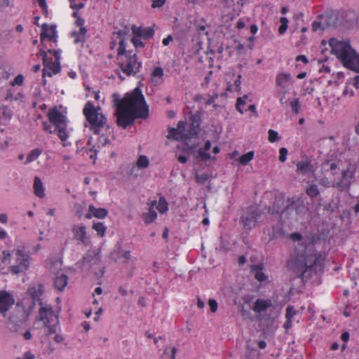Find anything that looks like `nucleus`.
Returning a JSON list of instances; mask_svg holds the SVG:
<instances>
[{
    "label": "nucleus",
    "mask_w": 359,
    "mask_h": 359,
    "mask_svg": "<svg viewBox=\"0 0 359 359\" xmlns=\"http://www.w3.org/2000/svg\"><path fill=\"white\" fill-rule=\"evenodd\" d=\"M2 136H4L3 130H1L0 132V149H3L8 146L7 140H6L5 138H3Z\"/></svg>",
    "instance_id": "3c124183"
},
{
    "label": "nucleus",
    "mask_w": 359,
    "mask_h": 359,
    "mask_svg": "<svg viewBox=\"0 0 359 359\" xmlns=\"http://www.w3.org/2000/svg\"><path fill=\"white\" fill-rule=\"evenodd\" d=\"M331 52L343 65L359 73V55L352 48L349 40L340 41L335 38L330 39Z\"/></svg>",
    "instance_id": "39448f33"
},
{
    "label": "nucleus",
    "mask_w": 359,
    "mask_h": 359,
    "mask_svg": "<svg viewBox=\"0 0 359 359\" xmlns=\"http://www.w3.org/2000/svg\"><path fill=\"white\" fill-rule=\"evenodd\" d=\"M24 82V76L22 74H18L16 76L13 81L11 82V85L12 86H22Z\"/></svg>",
    "instance_id": "37998d69"
},
{
    "label": "nucleus",
    "mask_w": 359,
    "mask_h": 359,
    "mask_svg": "<svg viewBox=\"0 0 359 359\" xmlns=\"http://www.w3.org/2000/svg\"><path fill=\"white\" fill-rule=\"evenodd\" d=\"M68 277L65 274H60L56 276L54 282L55 288L62 291L67 286Z\"/></svg>",
    "instance_id": "393cba45"
},
{
    "label": "nucleus",
    "mask_w": 359,
    "mask_h": 359,
    "mask_svg": "<svg viewBox=\"0 0 359 359\" xmlns=\"http://www.w3.org/2000/svg\"><path fill=\"white\" fill-rule=\"evenodd\" d=\"M297 311L294 309L293 306H287L286 308L285 318L292 319L293 317L297 314Z\"/></svg>",
    "instance_id": "58836bf2"
},
{
    "label": "nucleus",
    "mask_w": 359,
    "mask_h": 359,
    "mask_svg": "<svg viewBox=\"0 0 359 359\" xmlns=\"http://www.w3.org/2000/svg\"><path fill=\"white\" fill-rule=\"evenodd\" d=\"M272 300L270 299H257L252 309L255 313H261L266 311L269 307L272 306Z\"/></svg>",
    "instance_id": "a211bd4d"
},
{
    "label": "nucleus",
    "mask_w": 359,
    "mask_h": 359,
    "mask_svg": "<svg viewBox=\"0 0 359 359\" xmlns=\"http://www.w3.org/2000/svg\"><path fill=\"white\" fill-rule=\"evenodd\" d=\"M355 93L352 89H349L348 86L346 87L343 92V95L344 96H348L350 97H353Z\"/></svg>",
    "instance_id": "864d4df0"
},
{
    "label": "nucleus",
    "mask_w": 359,
    "mask_h": 359,
    "mask_svg": "<svg viewBox=\"0 0 359 359\" xmlns=\"http://www.w3.org/2000/svg\"><path fill=\"white\" fill-rule=\"evenodd\" d=\"M116 106V123L123 129L132 125L135 119H145L149 116V107L139 87L126 93Z\"/></svg>",
    "instance_id": "f03ea898"
},
{
    "label": "nucleus",
    "mask_w": 359,
    "mask_h": 359,
    "mask_svg": "<svg viewBox=\"0 0 359 359\" xmlns=\"http://www.w3.org/2000/svg\"><path fill=\"white\" fill-rule=\"evenodd\" d=\"M141 39L142 38L137 36L136 35L133 38H130V36H129V40L128 41V48H129L130 43H132L133 46L136 48H143L144 43Z\"/></svg>",
    "instance_id": "72a5a7b5"
},
{
    "label": "nucleus",
    "mask_w": 359,
    "mask_h": 359,
    "mask_svg": "<svg viewBox=\"0 0 359 359\" xmlns=\"http://www.w3.org/2000/svg\"><path fill=\"white\" fill-rule=\"evenodd\" d=\"M73 16L74 18H76V21H75V25L79 27V28L80 27H85L83 25H84V23H85V20L84 19H83L82 18H81L80 16L78 15L77 13L74 12L73 13Z\"/></svg>",
    "instance_id": "c03bdc74"
},
{
    "label": "nucleus",
    "mask_w": 359,
    "mask_h": 359,
    "mask_svg": "<svg viewBox=\"0 0 359 359\" xmlns=\"http://www.w3.org/2000/svg\"><path fill=\"white\" fill-rule=\"evenodd\" d=\"M296 166L297 172L302 175H306L312 171L311 161L308 158L304 161L298 162Z\"/></svg>",
    "instance_id": "4be33fe9"
},
{
    "label": "nucleus",
    "mask_w": 359,
    "mask_h": 359,
    "mask_svg": "<svg viewBox=\"0 0 359 359\" xmlns=\"http://www.w3.org/2000/svg\"><path fill=\"white\" fill-rule=\"evenodd\" d=\"M108 215V210L106 208H95L93 205L88 206V212L86 215V219H91L95 217L97 219H104Z\"/></svg>",
    "instance_id": "dca6fc26"
},
{
    "label": "nucleus",
    "mask_w": 359,
    "mask_h": 359,
    "mask_svg": "<svg viewBox=\"0 0 359 359\" xmlns=\"http://www.w3.org/2000/svg\"><path fill=\"white\" fill-rule=\"evenodd\" d=\"M40 55L42 57L44 68L43 69V77H49L57 74L60 71L59 51L55 50H40Z\"/></svg>",
    "instance_id": "1a4fd4ad"
},
{
    "label": "nucleus",
    "mask_w": 359,
    "mask_h": 359,
    "mask_svg": "<svg viewBox=\"0 0 359 359\" xmlns=\"http://www.w3.org/2000/svg\"><path fill=\"white\" fill-rule=\"evenodd\" d=\"M87 29L86 27H80L78 31L72 32V36L74 39V43H84L86 41Z\"/></svg>",
    "instance_id": "5701e85b"
},
{
    "label": "nucleus",
    "mask_w": 359,
    "mask_h": 359,
    "mask_svg": "<svg viewBox=\"0 0 359 359\" xmlns=\"http://www.w3.org/2000/svg\"><path fill=\"white\" fill-rule=\"evenodd\" d=\"M149 160L146 156L141 155L136 163L137 166L139 168H146L149 165Z\"/></svg>",
    "instance_id": "c9c22d12"
},
{
    "label": "nucleus",
    "mask_w": 359,
    "mask_h": 359,
    "mask_svg": "<svg viewBox=\"0 0 359 359\" xmlns=\"http://www.w3.org/2000/svg\"><path fill=\"white\" fill-rule=\"evenodd\" d=\"M74 238L83 244L87 240L86 227L84 225H75L72 228Z\"/></svg>",
    "instance_id": "412c9836"
},
{
    "label": "nucleus",
    "mask_w": 359,
    "mask_h": 359,
    "mask_svg": "<svg viewBox=\"0 0 359 359\" xmlns=\"http://www.w3.org/2000/svg\"><path fill=\"white\" fill-rule=\"evenodd\" d=\"M43 153V149L41 148H34L32 149L27 156L25 164H29L36 161Z\"/></svg>",
    "instance_id": "a878e982"
},
{
    "label": "nucleus",
    "mask_w": 359,
    "mask_h": 359,
    "mask_svg": "<svg viewBox=\"0 0 359 359\" xmlns=\"http://www.w3.org/2000/svg\"><path fill=\"white\" fill-rule=\"evenodd\" d=\"M311 26H312V29H313V31H314V32H316V31H318V30H319V29H323V28L322 27L321 22H318V21H314V22H313V23H312Z\"/></svg>",
    "instance_id": "603ef678"
},
{
    "label": "nucleus",
    "mask_w": 359,
    "mask_h": 359,
    "mask_svg": "<svg viewBox=\"0 0 359 359\" xmlns=\"http://www.w3.org/2000/svg\"><path fill=\"white\" fill-rule=\"evenodd\" d=\"M287 154H288L287 149L285 147H281L279 149V156H278L279 161L282 163L285 162L287 159Z\"/></svg>",
    "instance_id": "79ce46f5"
},
{
    "label": "nucleus",
    "mask_w": 359,
    "mask_h": 359,
    "mask_svg": "<svg viewBox=\"0 0 359 359\" xmlns=\"http://www.w3.org/2000/svg\"><path fill=\"white\" fill-rule=\"evenodd\" d=\"M353 85L355 88H359V76H355L353 79Z\"/></svg>",
    "instance_id": "69168bd1"
},
{
    "label": "nucleus",
    "mask_w": 359,
    "mask_h": 359,
    "mask_svg": "<svg viewBox=\"0 0 359 359\" xmlns=\"http://www.w3.org/2000/svg\"><path fill=\"white\" fill-rule=\"evenodd\" d=\"M76 215L79 218L83 216L82 207L81 205H78L76 211Z\"/></svg>",
    "instance_id": "0e129e2a"
},
{
    "label": "nucleus",
    "mask_w": 359,
    "mask_h": 359,
    "mask_svg": "<svg viewBox=\"0 0 359 359\" xmlns=\"http://www.w3.org/2000/svg\"><path fill=\"white\" fill-rule=\"evenodd\" d=\"M155 207L161 214L167 212L168 210V203L165 197L161 196Z\"/></svg>",
    "instance_id": "2f4dec72"
},
{
    "label": "nucleus",
    "mask_w": 359,
    "mask_h": 359,
    "mask_svg": "<svg viewBox=\"0 0 359 359\" xmlns=\"http://www.w3.org/2000/svg\"><path fill=\"white\" fill-rule=\"evenodd\" d=\"M15 304L14 297L11 294L5 291H0V313L5 315Z\"/></svg>",
    "instance_id": "ddd939ff"
},
{
    "label": "nucleus",
    "mask_w": 359,
    "mask_h": 359,
    "mask_svg": "<svg viewBox=\"0 0 359 359\" xmlns=\"http://www.w3.org/2000/svg\"><path fill=\"white\" fill-rule=\"evenodd\" d=\"M319 240L320 236L316 233L306 236L302 242L294 245L290 255L289 264L304 282L323 269L325 255L315 248Z\"/></svg>",
    "instance_id": "f257e3e1"
},
{
    "label": "nucleus",
    "mask_w": 359,
    "mask_h": 359,
    "mask_svg": "<svg viewBox=\"0 0 359 359\" xmlns=\"http://www.w3.org/2000/svg\"><path fill=\"white\" fill-rule=\"evenodd\" d=\"M257 217L258 214L255 210L252 208L248 209L241 217V221L245 229L250 230L254 228L257 222Z\"/></svg>",
    "instance_id": "4468645a"
},
{
    "label": "nucleus",
    "mask_w": 359,
    "mask_h": 359,
    "mask_svg": "<svg viewBox=\"0 0 359 359\" xmlns=\"http://www.w3.org/2000/svg\"><path fill=\"white\" fill-rule=\"evenodd\" d=\"M296 61H297V62L301 61V62H304V64L309 63V60L304 55H297L296 57Z\"/></svg>",
    "instance_id": "6e6d98bb"
},
{
    "label": "nucleus",
    "mask_w": 359,
    "mask_h": 359,
    "mask_svg": "<svg viewBox=\"0 0 359 359\" xmlns=\"http://www.w3.org/2000/svg\"><path fill=\"white\" fill-rule=\"evenodd\" d=\"M268 134V140L271 143L276 142L280 139L278 132L275 131L274 130L269 129Z\"/></svg>",
    "instance_id": "e433bc0d"
},
{
    "label": "nucleus",
    "mask_w": 359,
    "mask_h": 359,
    "mask_svg": "<svg viewBox=\"0 0 359 359\" xmlns=\"http://www.w3.org/2000/svg\"><path fill=\"white\" fill-rule=\"evenodd\" d=\"M200 124V118L197 116H191L189 123L179 121L177 128L169 129L168 137L180 141L191 139L198 134Z\"/></svg>",
    "instance_id": "423d86ee"
},
{
    "label": "nucleus",
    "mask_w": 359,
    "mask_h": 359,
    "mask_svg": "<svg viewBox=\"0 0 359 359\" xmlns=\"http://www.w3.org/2000/svg\"><path fill=\"white\" fill-rule=\"evenodd\" d=\"M164 75L163 69L161 67H155L151 74V81L155 83H160L162 82V79Z\"/></svg>",
    "instance_id": "bb28decb"
},
{
    "label": "nucleus",
    "mask_w": 359,
    "mask_h": 359,
    "mask_svg": "<svg viewBox=\"0 0 359 359\" xmlns=\"http://www.w3.org/2000/svg\"><path fill=\"white\" fill-rule=\"evenodd\" d=\"M100 107H95L93 103L88 101L84 106L83 114L89 123L90 130L96 135L107 127V118L100 111Z\"/></svg>",
    "instance_id": "0eeeda50"
},
{
    "label": "nucleus",
    "mask_w": 359,
    "mask_h": 359,
    "mask_svg": "<svg viewBox=\"0 0 359 359\" xmlns=\"http://www.w3.org/2000/svg\"><path fill=\"white\" fill-rule=\"evenodd\" d=\"M133 33L144 39H148L150 37L153 36L154 32L151 28L149 27H137L135 25L132 26Z\"/></svg>",
    "instance_id": "aec40b11"
},
{
    "label": "nucleus",
    "mask_w": 359,
    "mask_h": 359,
    "mask_svg": "<svg viewBox=\"0 0 359 359\" xmlns=\"http://www.w3.org/2000/svg\"><path fill=\"white\" fill-rule=\"evenodd\" d=\"M207 25H198L196 26V30L199 36H208V32L207 30Z\"/></svg>",
    "instance_id": "a19ab883"
},
{
    "label": "nucleus",
    "mask_w": 359,
    "mask_h": 359,
    "mask_svg": "<svg viewBox=\"0 0 359 359\" xmlns=\"http://www.w3.org/2000/svg\"><path fill=\"white\" fill-rule=\"evenodd\" d=\"M276 86L277 93L287 94L290 90V86L292 84V76L290 73H278L276 76Z\"/></svg>",
    "instance_id": "f8f14e48"
},
{
    "label": "nucleus",
    "mask_w": 359,
    "mask_h": 359,
    "mask_svg": "<svg viewBox=\"0 0 359 359\" xmlns=\"http://www.w3.org/2000/svg\"><path fill=\"white\" fill-rule=\"evenodd\" d=\"M156 203L157 201L156 200H154L148 203L149 205L148 212H144L142 216L145 224H149L156 220L157 217V213L154 210V207L156 205Z\"/></svg>",
    "instance_id": "f3484780"
},
{
    "label": "nucleus",
    "mask_w": 359,
    "mask_h": 359,
    "mask_svg": "<svg viewBox=\"0 0 359 359\" xmlns=\"http://www.w3.org/2000/svg\"><path fill=\"white\" fill-rule=\"evenodd\" d=\"M44 32L41 34V39L43 40L47 38L51 41H55V29L53 27H48L47 25H43Z\"/></svg>",
    "instance_id": "cd10ccee"
},
{
    "label": "nucleus",
    "mask_w": 359,
    "mask_h": 359,
    "mask_svg": "<svg viewBox=\"0 0 359 359\" xmlns=\"http://www.w3.org/2000/svg\"><path fill=\"white\" fill-rule=\"evenodd\" d=\"M254 156L255 152L253 151H250L246 154L241 155L238 159H236V161H238L241 165H246L254 158Z\"/></svg>",
    "instance_id": "c756f323"
},
{
    "label": "nucleus",
    "mask_w": 359,
    "mask_h": 359,
    "mask_svg": "<svg viewBox=\"0 0 359 359\" xmlns=\"http://www.w3.org/2000/svg\"><path fill=\"white\" fill-rule=\"evenodd\" d=\"M290 106L291 107L292 111L295 114H297L299 113V111H300V109H301V104H300V102H299V98H295L293 100L290 101Z\"/></svg>",
    "instance_id": "4c0bfd02"
},
{
    "label": "nucleus",
    "mask_w": 359,
    "mask_h": 359,
    "mask_svg": "<svg viewBox=\"0 0 359 359\" xmlns=\"http://www.w3.org/2000/svg\"><path fill=\"white\" fill-rule=\"evenodd\" d=\"M130 31L128 28L114 32L110 44L111 49H116L117 60L121 70L126 76H135L142 67L138 61L137 52L128 49Z\"/></svg>",
    "instance_id": "7ed1b4c3"
},
{
    "label": "nucleus",
    "mask_w": 359,
    "mask_h": 359,
    "mask_svg": "<svg viewBox=\"0 0 359 359\" xmlns=\"http://www.w3.org/2000/svg\"><path fill=\"white\" fill-rule=\"evenodd\" d=\"M289 237L294 242L301 241L303 239L302 234L298 232L290 233Z\"/></svg>",
    "instance_id": "a18cd8bd"
},
{
    "label": "nucleus",
    "mask_w": 359,
    "mask_h": 359,
    "mask_svg": "<svg viewBox=\"0 0 359 359\" xmlns=\"http://www.w3.org/2000/svg\"><path fill=\"white\" fill-rule=\"evenodd\" d=\"M38 4L41 8H42L44 11H47L48 6L46 2V0H37Z\"/></svg>",
    "instance_id": "4d7b16f0"
},
{
    "label": "nucleus",
    "mask_w": 359,
    "mask_h": 359,
    "mask_svg": "<svg viewBox=\"0 0 359 359\" xmlns=\"http://www.w3.org/2000/svg\"><path fill=\"white\" fill-rule=\"evenodd\" d=\"M358 168L356 163H350L346 169L341 173V177L334 183L336 189L342 192L349 190L351 186L355 181V173Z\"/></svg>",
    "instance_id": "9b49d317"
},
{
    "label": "nucleus",
    "mask_w": 359,
    "mask_h": 359,
    "mask_svg": "<svg viewBox=\"0 0 359 359\" xmlns=\"http://www.w3.org/2000/svg\"><path fill=\"white\" fill-rule=\"evenodd\" d=\"M241 75H238V78L234 81V86H235L236 91H237L240 94L241 93Z\"/></svg>",
    "instance_id": "de8ad7c7"
},
{
    "label": "nucleus",
    "mask_w": 359,
    "mask_h": 359,
    "mask_svg": "<svg viewBox=\"0 0 359 359\" xmlns=\"http://www.w3.org/2000/svg\"><path fill=\"white\" fill-rule=\"evenodd\" d=\"M248 98L247 95H244L242 97H239L236 100V109L241 114L244 113V108L246 104V100Z\"/></svg>",
    "instance_id": "473e14b6"
},
{
    "label": "nucleus",
    "mask_w": 359,
    "mask_h": 359,
    "mask_svg": "<svg viewBox=\"0 0 359 359\" xmlns=\"http://www.w3.org/2000/svg\"><path fill=\"white\" fill-rule=\"evenodd\" d=\"M173 39L172 36L171 35H168L166 38H164L162 41V43L163 46H168L170 41H172Z\"/></svg>",
    "instance_id": "bf43d9fd"
},
{
    "label": "nucleus",
    "mask_w": 359,
    "mask_h": 359,
    "mask_svg": "<svg viewBox=\"0 0 359 359\" xmlns=\"http://www.w3.org/2000/svg\"><path fill=\"white\" fill-rule=\"evenodd\" d=\"M210 148L211 142L210 140H207L205 143L203 148H201L198 150V155L202 160L207 161L209 159H210V155L209 153H208Z\"/></svg>",
    "instance_id": "c85d7f7f"
},
{
    "label": "nucleus",
    "mask_w": 359,
    "mask_h": 359,
    "mask_svg": "<svg viewBox=\"0 0 359 359\" xmlns=\"http://www.w3.org/2000/svg\"><path fill=\"white\" fill-rule=\"evenodd\" d=\"M27 293L34 302H37L40 305V302H42L41 297L43 293V285L41 283H32L29 286Z\"/></svg>",
    "instance_id": "2eb2a0df"
},
{
    "label": "nucleus",
    "mask_w": 359,
    "mask_h": 359,
    "mask_svg": "<svg viewBox=\"0 0 359 359\" xmlns=\"http://www.w3.org/2000/svg\"><path fill=\"white\" fill-rule=\"evenodd\" d=\"M197 306L199 309H203L205 306V304H204L203 301L200 297L197 298Z\"/></svg>",
    "instance_id": "774afa93"
},
{
    "label": "nucleus",
    "mask_w": 359,
    "mask_h": 359,
    "mask_svg": "<svg viewBox=\"0 0 359 359\" xmlns=\"http://www.w3.org/2000/svg\"><path fill=\"white\" fill-rule=\"evenodd\" d=\"M17 359H34V355L29 351L25 353L22 358H18Z\"/></svg>",
    "instance_id": "13d9d810"
},
{
    "label": "nucleus",
    "mask_w": 359,
    "mask_h": 359,
    "mask_svg": "<svg viewBox=\"0 0 359 359\" xmlns=\"http://www.w3.org/2000/svg\"><path fill=\"white\" fill-rule=\"evenodd\" d=\"M8 222V216L5 213L0 214V222L2 224H6Z\"/></svg>",
    "instance_id": "052dcab7"
},
{
    "label": "nucleus",
    "mask_w": 359,
    "mask_h": 359,
    "mask_svg": "<svg viewBox=\"0 0 359 359\" xmlns=\"http://www.w3.org/2000/svg\"><path fill=\"white\" fill-rule=\"evenodd\" d=\"M319 183L320 185H322L326 188H329V187L336 188V187L334 186L335 182H332L327 177H323V178L320 179Z\"/></svg>",
    "instance_id": "ea45409f"
},
{
    "label": "nucleus",
    "mask_w": 359,
    "mask_h": 359,
    "mask_svg": "<svg viewBox=\"0 0 359 359\" xmlns=\"http://www.w3.org/2000/svg\"><path fill=\"white\" fill-rule=\"evenodd\" d=\"M287 28V25L281 24L278 28V32L280 34H283L285 32Z\"/></svg>",
    "instance_id": "680f3d73"
},
{
    "label": "nucleus",
    "mask_w": 359,
    "mask_h": 359,
    "mask_svg": "<svg viewBox=\"0 0 359 359\" xmlns=\"http://www.w3.org/2000/svg\"><path fill=\"white\" fill-rule=\"evenodd\" d=\"M292 327V319H286V321L285 322L283 325V327L286 331L290 330Z\"/></svg>",
    "instance_id": "5fc2aeb1"
},
{
    "label": "nucleus",
    "mask_w": 359,
    "mask_h": 359,
    "mask_svg": "<svg viewBox=\"0 0 359 359\" xmlns=\"http://www.w3.org/2000/svg\"><path fill=\"white\" fill-rule=\"evenodd\" d=\"M177 160L181 163H185L187 161V157L184 155H180L178 156Z\"/></svg>",
    "instance_id": "338daca9"
},
{
    "label": "nucleus",
    "mask_w": 359,
    "mask_h": 359,
    "mask_svg": "<svg viewBox=\"0 0 359 359\" xmlns=\"http://www.w3.org/2000/svg\"><path fill=\"white\" fill-rule=\"evenodd\" d=\"M15 255V264L10 266V271L13 274H18L25 272L29 268L32 257L25 252V247L20 245L13 250Z\"/></svg>",
    "instance_id": "9d476101"
},
{
    "label": "nucleus",
    "mask_w": 359,
    "mask_h": 359,
    "mask_svg": "<svg viewBox=\"0 0 359 359\" xmlns=\"http://www.w3.org/2000/svg\"><path fill=\"white\" fill-rule=\"evenodd\" d=\"M196 182L198 183H205L208 179V175L203 173L202 175H196Z\"/></svg>",
    "instance_id": "09e8293b"
},
{
    "label": "nucleus",
    "mask_w": 359,
    "mask_h": 359,
    "mask_svg": "<svg viewBox=\"0 0 359 359\" xmlns=\"http://www.w3.org/2000/svg\"><path fill=\"white\" fill-rule=\"evenodd\" d=\"M84 6V4L81 3L79 4H71L70 7L74 10H79V9H81L82 8H83Z\"/></svg>",
    "instance_id": "e2e57ef3"
},
{
    "label": "nucleus",
    "mask_w": 359,
    "mask_h": 359,
    "mask_svg": "<svg viewBox=\"0 0 359 359\" xmlns=\"http://www.w3.org/2000/svg\"><path fill=\"white\" fill-rule=\"evenodd\" d=\"M34 194L40 198H43L45 196L43 184L39 177H35L33 184Z\"/></svg>",
    "instance_id": "b1692460"
},
{
    "label": "nucleus",
    "mask_w": 359,
    "mask_h": 359,
    "mask_svg": "<svg viewBox=\"0 0 359 359\" xmlns=\"http://www.w3.org/2000/svg\"><path fill=\"white\" fill-rule=\"evenodd\" d=\"M47 118L48 121L42 122L43 130L50 135L57 133L63 147L71 145V142L67 141L69 137V131L67 116L55 107L48 110Z\"/></svg>",
    "instance_id": "20e7f679"
},
{
    "label": "nucleus",
    "mask_w": 359,
    "mask_h": 359,
    "mask_svg": "<svg viewBox=\"0 0 359 359\" xmlns=\"http://www.w3.org/2000/svg\"><path fill=\"white\" fill-rule=\"evenodd\" d=\"M306 193L309 197L314 198L316 197L320 192L316 184H311L307 187Z\"/></svg>",
    "instance_id": "f704fd0d"
},
{
    "label": "nucleus",
    "mask_w": 359,
    "mask_h": 359,
    "mask_svg": "<svg viewBox=\"0 0 359 359\" xmlns=\"http://www.w3.org/2000/svg\"><path fill=\"white\" fill-rule=\"evenodd\" d=\"M165 3V0H154L151 7L153 8H161Z\"/></svg>",
    "instance_id": "8fccbe9b"
},
{
    "label": "nucleus",
    "mask_w": 359,
    "mask_h": 359,
    "mask_svg": "<svg viewBox=\"0 0 359 359\" xmlns=\"http://www.w3.org/2000/svg\"><path fill=\"white\" fill-rule=\"evenodd\" d=\"M39 316L47 330L48 335L57 332L60 327L59 311H55L51 305L44 304L43 302H40Z\"/></svg>",
    "instance_id": "6e6552de"
},
{
    "label": "nucleus",
    "mask_w": 359,
    "mask_h": 359,
    "mask_svg": "<svg viewBox=\"0 0 359 359\" xmlns=\"http://www.w3.org/2000/svg\"><path fill=\"white\" fill-rule=\"evenodd\" d=\"M264 267L262 264H252L250 267L251 273L258 282H264L268 278V276L264 272Z\"/></svg>",
    "instance_id": "6ab92c4d"
},
{
    "label": "nucleus",
    "mask_w": 359,
    "mask_h": 359,
    "mask_svg": "<svg viewBox=\"0 0 359 359\" xmlns=\"http://www.w3.org/2000/svg\"><path fill=\"white\" fill-rule=\"evenodd\" d=\"M208 305L210 306V311L212 313H215L218 308V304L215 299H209Z\"/></svg>",
    "instance_id": "49530a36"
},
{
    "label": "nucleus",
    "mask_w": 359,
    "mask_h": 359,
    "mask_svg": "<svg viewBox=\"0 0 359 359\" xmlns=\"http://www.w3.org/2000/svg\"><path fill=\"white\" fill-rule=\"evenodd\" d=\"M92 228L96 231L98 236L102 238L105 236L107 227L104 223L100 222H94Z\"/></svg>",
    "instance_id": "7c9ffc66"
}]
</instances>
